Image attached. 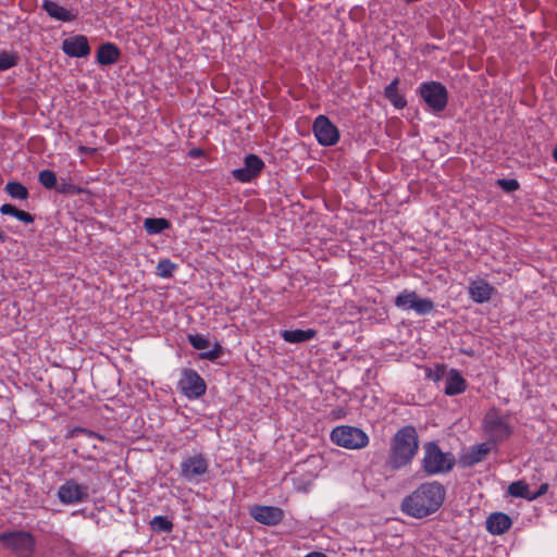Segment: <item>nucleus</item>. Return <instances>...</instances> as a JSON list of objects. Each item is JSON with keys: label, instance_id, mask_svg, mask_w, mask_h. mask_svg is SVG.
I'll use <instances>...</instances> for the list:
<instances>
[{"label": "nucleus", "instance_id": "f257e3e1", "mask_svg": "<svg viewBox=\"0 0 557 557\" xmlns=\"http://www.w3.org/2000/svg\"><path fill=\"white\" fill-rule=\"evenodd\" d=\"M444 498L445 488L441 483L426 482L404 499L401 508L407 515L420 519L435 512Z\"/></svg>", "mask_w": 557, "mask_h": 557}, {"label": "nucleus", "instance_id": "f03ea898", "mask_svg": "<svg viewBox=\"0 0 557 557\" xmlns=\"http://www.w3.org/2000/svg\"><path fill=\"white\" fill-rule=\"evenodd\" d=\"M419 449V438L414 426L406 425L399 429L392 438L388 454V465L399 469L409 465Z\"/></svg>", "mask_w": 557, "mask_h": 557}, {"label": "nucleus", "instance_id": "7ed1b4c3", "mask_svg": "<svg viewBox=\"0 0 557 557\" xmlns=\"http://www.w3.org/2000/svg\"><path fill=\"white\" fill-rule=\"evenodd\" d=\"M456 458L450 451H443L436 442H426L423 445L421 467L428 475L445 474L453 470Z\"/></svg>", "mask_w": 557, "mask_h": 557}, {"label": "nucleus", "instance_id": "20e7f679", "mask_svg": "<svg viewBox=\"0 0 557 557\" xmlns=\"http://www.w3.org/2000/svg\"><path fill=\"white\" fill-rule=\"evenodd\" d=\"M0 545L15 557H34L37 542L30 532L13 530L0 533Z\"/></svg>", "mask_w": 557, "mask_h": 557}, {"label": "nucleus", "instance_id": "39448f33", "mask_svg": "<svg viewBox=\"0 0 557 557\" xmlns=\"http://www.w3.org/2000/svg\"><path fill=\"white\" fill-rule=\"evenodd\" d=\"M417 95L425 104L429 112L440 115L448 104V90L445 85L436 81L423 82L417 88Z\"/></svg>", "mask_w": 557, "mask_h": 557}, {"label": "nucleus", "instance_id": "423d86ee", "mask_svg": "<svg viewBox=\"0 0 557 557\" xmlns=\"http://www.w3.org/2000/svg\"><path fill=\"white\" fill-rule=\"evenodd\" d=\"M210 462L202 454L187 456L180 463V476L187 483L199 484L209 475Z\"/></svg>", "mask_w": 557, "mask_h": 557}, {"label": "nucleus", "instance_id": "0eeeda50", "mask_svg": "<svg viewBox=\"0 0 557 557\" xmlns=\"http://www.w3.org/2000/svg\"><path fill=\"white\" fill-rule=\"evenodd\" d=\"M331 441L346 449H361L369 444V436L364 431L351 425H339L332 430Z\"/></svg>", "mask_w": 557, "mask_h": 557}, {"label": "nucleus", "instance_id": "6e6552de", "mask_svg": "<svg viewBox=\"0 0 557 557\" xmlns=\"http://www.w3.org/2000/svg\"><path fill=\"white\" fill-rule=\"evenodd\" d=\"M483 430L493 444H498L507 440L511 434V428L499 410L490 409L483 419Z\"/></svg>", "mask_w": 557, "mask_h": 557}, {"label": "nucleus", "instance_id": "1a4fd4ad", "mask_svg": "<svg viewBox=\"0 0 557 557\" xmlns=\"http://www.w3.org/2000/svg\"><path fill=\"white\" fill-rule=\"evenodd\" d=\"M79 435H83L85 437V441H81L77 443L76 447L73 450L74 454L86 460L96 459V453H98L99 449L98 446L94 443V441L98 440L100 442H106L107 437L102 434L81 426H75L71 429L67 433L69 438H74Z\"/></svg>", "mask_w": 557, "mask_h": 557}, {"label": "nucleus", "instance_id": "9d476101", "mask_svg": "<svg viewBox=\"0 0 557 557\" xmlns=\"http://www.w3.org/2000/svg\"><path fill=\"white\" fill-rule=\"evenodd\" d=\"M177 388L188 399H197L206 394L207 385L205 380L194 369H183Z\"/></svg>", "mask_w": 557, "mask_h": 557}, {"label": "nucleus", "instance_id": "9b49d317", "mask_svg": "<svg viewBox=\"0 0 557 557\" xmlns=\"http://www.w3.org/2000/svg\"><path fill=\"white\" fill-rule=\"evenodd\" d=\"M313 134L322 146H334L339 140V131L331 120L323 114L318 115L312 124Z\"/></svg>", "mask_w": 557, "mask_h": 557}, {"label": "nucleus", "instance_id": "f8f14e48", "mask_svg": "<svg viewBox=\"0 0 557 557\" xmlns=\"http://www.w3.org/2000/svg\"><path fill=\"white\" fill-rule=\"evenodd\" d=\"M88 496V486L72 479L66 480L58 490V498L64 505L83 503Z\"/></svg>", "mask_w": 557, "mask_h": 557}, {"label": "nucleus", "instance_id": "ddd939ff", "mask_svg": "<svg viewBox=\"0 0 557 557\" xmlns=\"http://www.w3.org/2000/svg\"><path fill=\"white\" fill-rule=\"evenodd\" d=\"M250 517L264 525L274 527L284 519V511L276 506L252 505L248 509Z\"/></svg>", "mask_w": 557, "mask_h": 557}, {"label": "nucleus", "instance_id": "4468645a", "mask_svg": "<svg viewBox=\"0 0 557 557\" xmlns=\"http://www.w3.org/2000/svg\"><path fill=\"white\" fill-rule=\"evenodd\" d=\"M263 168L264 162L262 159L257 154L250 153L245 157L244 166L233 170L232 175L238 182L247 183L257 177Z\"/></svg>", "mask_w": 557, "mask_h": 557}, {"label": "nucleus", "instance_id": "2eb2a0df", "mask_svg": "<svg viewBox=\"0 0 557 557\" xmlns=\"http://www.w3.org/2000/svg\"><path fill=\"white\" fill-rule=\"evenodd\" d=\"M62 50L72 58H86L91 49L86 36L75 35L63 40Z\"/></svg>", "mask_w": 557, "mask_h": 557}, {"label": "nucleus", "instance_id": "dca6fc26", "mask_svg": "<svg viewBox=\"0 0 557 557\" xmlns=\"http://www.w3.org/2000/svg\"><path fill=\"white\" fill-rule=\"evenodd\" d=\"M494 292L495 288L483 278L472 281L469 285L470 298L476 304L488 301L492 298Z\"/></svg>", "mask_w": 557, "mask_h": 557}, {"label": "nucleus", "instance_id": "f3484780", "mask_svg": "<svg viewBox=\"0 0 557 557\" xmlns=\"http://www.w3.org/2000/svg\"><path fill=\"white\" fill-rule=\"evenodd\" d=\"M41 8L50 17L60 22H72L77 17V12L67 10L52 0H44Z\"/></svg>", "mask_w": 557, "mask_h": 557}, {"label": "nucleus", "instance_id": "a211bd4d", "mask_svg": "<svg viewBox=\"0 0 557 557\" xmlns=\"http://www.w3.org/2000/svg\"><path fill=\"white\" fill-rule=\"evenodd\" d=\"M121 50L115 44L104 42L98 47L96 60L100 65H112L119 61Z\"/></svg>", "mask_w": 557, "mask_h": 557}, {"label": "nucleus", "instance_id": "6ab92c4d", "mask_svg": "<svg viewBox=\"0 0 557 557\" xmlns=\"http://www.w3.org/2000/svg\"><path fill=\"white\" fill-rule=\"evenodd\" d=\"M511 527V519L504 512L492 513L486 520V529L491 534L500 535Z\"/></svg>", "mask_w": 557, "mask_h": 557}, {"label": "nucleus", "instance_id": "aec40b11", "mask_svg": "<svg viewBox=\"0 0 557 557\" xmlns=\"http://www.w3.org/2000/svg\"><path fill=\"white\" fill-rule=\"evenodd\" d=\"M467 388V382L457 370H451L446 377L445 394L455 396L463 393Z\"/></svg>", "mask_w": 557, "mask_h": 557}, {"label": "nucleus", "instance_id": "412c9836", "mask_svg": "<svg viewBox=\"0 0 557 557\" xmlns=\"http://www.w3.org/2000/svg\"><path fill=\"white\" fill-rule=\"evenodd\" d=\"M399 78H394L384 89V96L396 109L406 107L407 101L405 97L398 91Z\"/></svg>", "mask_w": 557, "mask_h": 557}, {"label": "nucleus", "instance_id": "4be33fe9", "mask_svg": "<svg viewBox=\"0 0 557 557\" xmlns=\"http://www.w3.org/2000/svg\"><path fill=\"white\" fill-rule=\"evenodd\" d=\"M317 332L312 329L308 330H285L282 337L287 343H304L314 338Z\"/></svg>", "mask_w": 557, "mask_h": 557}, {"label": "nucleus", "instance_id": "5701e85b", "mask_svg": "<svg viewBox=\"0 0 557 557\" xmlns=\"http://www.w3.org/2000/svg\"><path fill=\"white\" fill-rule=\"evenodd\" d=\"M493 444L490 440L487 442L476 444L471 447L467 458L469 465H475L483 460V458L492 450Z\"/></svg>", "mask_w": 557, "mask_h": 557}, {"label": "nucleus", "instance_id": "b1692460", "mask_svg": "<svg viewBox=\"0 0 557 557\" xmlns=\"http://www.w3.org/2000/svg\"><path fill=\"white\" fill-rule=\"evenodd\" d=\"M507 492L512 497L524 498L530 502L532 500V491H530L528 483L523 480L512 482L508 486Z\"/></svg>", "mask_w": 557, "mask_h": 557}, {"label": "nucleus", "instance_id": "393cba45", "mask_svg": "<svg viewBox=\"0 0 557 557\" xmlns=\"http://www.w3.org/2000/svg\"><path fill=\"white\" fill-rule=\"evenodd\" d=\"M144 227L149 235H156L169 228L170 222L163 218H148L144 222Z\"/></svg>", "mask_w": 557, "mask_h": 557}, {"label": "nucleus", "instance_id": "a878e982", "mask_svg": "<svg viewBox=\"0 0 557 557\" xmlns=\"http://www.w3.org/2000/svg\"><path fill=\"white\" fill-rule=\"evenodd\" d=\"M418 295L416 292L413 290H408V289H404L401 293H399L397 295V297L395 298V306L400 308V309H412L413 308V302L416 301Z\"/></svg>", "mask_w": 557, "mask_h": 557}, {"label": "nucleus", "instance_id": "bb28decb", "mask_svg": "<svg viewBox=\"0 0 557 557\" xmlns=\"http://www.w3.org/2000/svg\"><path fill=\"white\" fill-rule=\"evenodd\" d=\"M59 194L63 195H76V193H82L83 188L74 185L70 178L61 177L58 178V184L53 188Z\"/></svg>", "mask_w": 557, "mask_h": 557}, {"label": "nucleus", "instance_id": "cd10ccee", "mask_svg": "<svg viewBox=\"0 0 557 557\" xmlns=\"http://www.w3.org/2000/svg\"><path fill=\"white\" fill-rule=\"evenodd\" d=\"M20 57L16 52L2 50L0 51V71H7L17 65Z\"/></svg>", "mask_w": 557, "mask_h": 557}, {"label": "nucleus", "instance_id": "c85d7f7f", "mask_svg": "<svg viewBox=\"0 0 557 557\" xmlns=\"http://www.w3.org/2000/svg\"><path fill=\"white\" fill-rule=\"evenodd\" d=\"M4 190L14 199H26L28 197L27 188L18 182L7 183Z\"/></svg>", "mask_w": 557, "mask_h": 557}, {"label": "nucleus", "instance_id": "c756f323", "mask_svg": "<svg viewBox=\"0 0 557 557\" xmlns=\"http://www.w3.org/2000/svg\"><path fill=\"white\" fill-rule=\"evenodd\" d=\"M150 527L154 532H171L173 530V522L165 516H156L150 521Z\"/></svg>", "mask_w": 557, "mask_h": 557}, {"label": "nucleus", "instance_id": "7c9ffc66", "mask_svg": "<svg viewBox=\"0 0 557 557\" xmlns=\"http://www.w3.org/2000/svg\"><path fill=\"white\" fill-rule=\"evenodd\" d=\"M175 269L176 264L170 259H161L157 264L156 273L159 277L169 278L173 276Z\"/></svg>", "mask_w": 557, "mask_h": 557}, {"label": "nucleus", "instance_id": "2f4dec72", "mask_svg": "<svg viewBox=\"0 0 557 557\" xmlns=\"http://www.w3.org/2000/svg\"><path fill=\"white\" fill-rule=\"evenodd\" d=\"M38 181L46 189L53 190L58 184V176L51 170H42L38 174Z\"/></svg>", "mask_w": 557, "mask_h": 557}, {"label": "nucleus", "instance_id": "473e14b6", "mask_svg": "<svg viewBox=\"0 0 557 557\" xmlns=\"http://www.w3.org/2000/svg\"><path fill=\"white\" fill-rule=\"evenodd\" d=\"M414 312L419 315H426L434 310V302L430 298H418L412 304Z\"/></svg>", "mask_w": 557, "mask_h": 557}, {"label": "nucleus", "instance_id": "72a5a7b5", "mask_svg": "<svg viewBox=\"0 0 557 557\" xmlns=\"http://www.w3.org/2000/svg\"><path fill=\"white\" fill-rule=\"evenodd\" d=\"M189 344L198 350L206 349L209 347V341L201 334H189L188 335Z\"/></svg>", "mask_w": 557, "mask_h": 557}, {"label": "nucleus", "instance_id": "f704fd0d", "mask_svg": "<svg viewBox=\"0 0 557 557\" xmlns=\"http://www.w3.org/2000/svg\"><path fill=\"white\" fill-rule=\"evenodd\" d=\"M497 185L506 193L515 191L519 188V182L516 178H499Z\"/></svg>", "mask_w": 557, "mask_h": 557}, {"label": "nucleus", "instance_id": "c9c22d12", "mask_svg": "<svg viewBox=\"0 0 557 557\" xmlns=\"http://www.w3.org/2000/svg\"><path fill=\"white\" fill-rule=\"evenodd\" d=\"M4 214H10L24 223H32L34 216L28 211H1Z\"/></svg>", "mask_w": 557, "mask_h": 557}, {"label": "nucleus", "instance_id": "e433bc0d", "mask_svg": "<svg viewBox=\"0 0 557 557\" xmlns=\"http://www.w3.org/2000/svg\"><path fill=\"white\" fill-rule=\"evenodd\" d=\"M222 348L220 344H215L212 350L200 354V358L203 360L214 361L221 356Z\"/></svg>", "mask_w": 557, "mask_h": 557}, {"label": "nucleus", "instance_id": "4c0bfd02", "mask_svg": "<svg viewBox=\"0 0 557 557\" xmlns=\"http://www.w3.org/2000/svg\"><path fill=\"white\" fill-rule=\"evenodd\" d=\"M76 195L81 196V199L85 201L89 206H97V202L95 201V196L90 194L88 190L83 189L82 193H76Z\"/></svg>", "mask_w": 557, "mask_h": 557}, {"label": "nucleus", "instance_id": "58836bf2", "mask_svg": "<svg viewBox=\"0 0 557 557\" xmlns=\"http://www.w3.org/2000/svg\"><path fill=\"white\" fill-rule=\"evenodd\" d=\"M548 483H542L537 491L532 492V500L545 495L548 491Z\"/></svg>", "mask_w": 557, "mask_h": 557}, {"label": "nucleus", "instance_id": "ea45409f", "mask_svg": "<svg viewBox=\"0 0 557 557\" xmlns=\"http://www.w3.org/2000/svg\"><path fill=\"white\" fill-rule=\"evenodd\" d=\"M202 150L200 148H194L189 151V156L193 157V158H197V157H200L202 156Z\"/></svg>", "mask_w": 557, "mask_h": 557}, {"label": "nucleus", "instance_id": "a19ab883", "mask_svg": "<svg viewBox=\"0 0 557 557\" xmlns=\"http://www.w3.org/2000/svg\"><path fill=\"white\" fill-rule=\"evenodd\" d=\"M305 557H327V556L323 553L312 552V553H309L308 555H306Z\"/></svg>", "mask_w": 557, "mask_h": 557}, {"label": "nucleus", "instance_id": "79ce46f5", "mask_svg": "<svg viewBox=\"0 0 557 557\" xmlns=\"http://www.w3.org/2000/svg\"><path fill=\"white\" fill-rule=\"evenodd\" d=\"M8 238L7 233L0 230V243L7 242Z\"/></svg>", "mask_w": 557, "mask_h": 557}, {"label": "nucleus", "instance_id": "37998d69", "mask_svg": "<svg viewBox=\"0 0 557 557\" xmlns=\"http://www.w3.org/2000/svg\"><path fill=\"white\" fill-rule=\"evenodd\" d=\"M0 209L9 210V209H16V207H14L13 205H10V203H4L0 207Z\"/></svg>", "mask_w": 557, "mask_h": 557}, {"label": "nucleus", "instance_id": "c03bdc74", "mask_svg": "<svg viewBox=\"0 0 557 557\" xmlns=\"http://www.w3.org/2000/svg\"><path fill=\"white\" fill-rule=\"evenodd\" d=\"M553 158L557 162V147L553 150Z\"/></svg>", "mask_w": 557, "mask_h": 557}, {"label": "nucleus", "instance_id": "a18cd8bd", "mask_svg": "<svg viewBox=\"0 0 557 557\" xmlns=\"http://www.w3.org/2000/svg\"><path fill=\"white\" fill-rule=\"evenodd\" d=\"M79 150H81L82 152H87V151H89V148H86V147H84V146H81V147H79Z\"/></svg>", "mask_w": 557, "mask_h": 557}]
</instances>
